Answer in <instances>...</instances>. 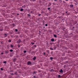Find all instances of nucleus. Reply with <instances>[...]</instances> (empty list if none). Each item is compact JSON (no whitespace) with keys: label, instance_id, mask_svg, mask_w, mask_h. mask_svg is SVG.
<instances>
[{"label":"nucleus","instance_id":"nucleus-1","mask_svg":"<svg viewBox=\"0 0 78 78\" xmlns=\"http://www.w3.org/2000/svg\"><path fill=\"white\" fill-rule=\"evenodd\" d=\"M59 72L61 73H63V70L62 69H61L59 70Z\"/></svg>","mask_w":78,"mask_h":78},{"label":"nucleus","instance_id":"nucleus-2","mask_svg":"<svg viewBox=\"0 0 78 78\" xmlns=\"http://www.w3.org/2000/svg\"><path fill=\"white\" fill-rule=\"evenodd\" d=\"M5 51V54H8V53H9V51L8 50L7 51Z\"/></svg>","mask_w":78,"mask_h":78},{"label":"nucleus","instance_id":"nucleus-3","mask_svg":"<svg viewBox=\"0 0 78 78\" xmlns=\"http://www.w3.org/2000/svg\"><path fill=\"white\" fill-rule=\"evenodd\" d=\"M27 64L28 65H30L29 64H31V62L29 61L27 62Z\"/></svg>","mask_w":78,"mask_h":78},{"label":"nucleus","instance_id":"nucleus-4","mask_svg":"<svg viewBox=\"0 0 78 78\" xmlns=\"http://www.w3.org/2000/svg\"><path fill=\"white\" fill-rule=\"evenodd\" d=\"M21 42V40L20 39H19L17 41V43H20V42Z\"/></svg>","mask_w":78,"mask_h":78},{"label":"nucleus","instance_id":"nucleus-5","mask_svg":"<svg viewBox=\"0 0 78 78\" xmlns=\"http://www.w3.org/2000/svg\"><path fill=\"white\" fill-rule=\"evenodd\" d=\"M53 36L54 37L56 38L57 37V35L55 34H53Z\"/></svg>","mask_w":78,"mask_h":78},{"label":"nucleus","instance_id":"nucleus-6","mask_svg":"<svg viewBox=\"0 0 78 78\" xmlns=\"http://www.w3.org/2000/svg\"><path fill=\"white\" fill-rule=\"evenodd\" d=\"M12 25L13 26V27H14L16 26V25H15V24H14V23L12 24Z\"/></svg>","mask_w":78,"mask_h":78},{"label":"nucleus","instance_id":"nucleus-7","mask_svg":"<svg viewBox=\"0 0 78 78\" xmlns=\"http://www.w3.org/2000/svg\"><path fill=\"white\" fill-rule=\"evenodd\" d=\"M70 28H72L73 30H75V29H73L74 28H75V27L74 26H73L72 27H70Z\"/></svg>","mask_w":78,"mask_h":78},{"label":"nucleus","instance_id":"nucleus-8","mask_svg":"<svg viewBox=\"0 0 78 78\" xmlns=\"http://www.w3.org/2000/svg\"><path fill=\"white\" fill-rule=\"evenodd\" d=\"M51 42H54V41H55V39H54V38H52L51 39Z\"/></svg>","mask_w":78,"mask_h":78},{"label":"nucleus","instance_id":"nucleus-9","mask_svg":"<svg viewBox=\"0 0 78 78\" xmlns=\"http://www.w3.org/2000/svg\"><path fill=\"white\" fill-rule=\"evenodd\" d=\"M33 74H35V73H37V72L36 71H34L32 73Z\"/></svg>","mask_w":78,"mask_h":78},{"label":"nucleus","instance_id":"nucleus-10","mask_svg":"<svg viewBox=\"0 0 78 78\" xmlns=\"http://www.w3.org/2000/svg\"><path fill=\"white\" fill-rule=\"evenodd\" d=\"M17 60V58H15L13 59V61L14 62H16V60Z\"/></svg>","mask_w":78,"mask_h":78},{"label":"nucleus","instance_id":"nucleus-11","mask_svg":"<svg viewBox=\"0 0 78 78\" xmlns=\"http://www.w3.org/2000/svg\"><path fill=\"white\" fill-rule=\"evenodd\" d=\"M33 59L34 61H35V60L36 59V57H34V58H33Z\"/></svg>","mask_w":78,"mask_h":78},{"label":"nucleus","instance_id":"nucleus-12","mask_svg":"<svg viewBox=\"0 0 78 78\" xmlns=\"http://www.w3.org/2000/svg\"><path fill=\"white\" fill-rule=\"evenodd\" d=\"M73 23L75 25V24L77 23V22L76 21H74L73 22Z\"/></svg>","mask_w":78,"mask_h":78},{"label":"nucleus","instance_id":"nucleus-13","mask_svg":"<svg viewBox=\"0 0 78 78\" xmlns=\"http://www.w3.org/2000/svg\"><path fill=\"white\" fill-rule=\"evenodd\" d=\"M50 59L51 61H52V60H53V58L52 57H51L50 58Z\"/></svg>","mask_w":78,"mask_h":78},{"label":"nucleus","instance_id":"nucleus-14","mask_svg":"<svg viewBox=\"0 0 78 78\" xmlns=\"http://www.w3.org/2000/svg\"><path fill=\"white\" fill-rule=\"evenodd\" d=\"M70 8H72V7H73V5L71 4L70 5Z\"/></svg>","mask_w":78,"mask_h":78},{"label":"nucleus","instance_id":"nucleus-15","mask_svg":"<svg viewBox=\"0 0 78 78\" xmlns=\"http://www.w3.org/2000/svg\"><path fill=\"white\" fill-rule=\"evenodd\" d=\"M47 53H48V54H50V51H49V50H47Z\"/></svg>","mask_w":78,"mask_h":78},{"label":"nucleus","instance_id":"nucleus-16","mask_svg":"<svg viewBox=\"0 0 78 78\" xmlns=\"http://www.w3.org/2000/svg\"><path fill=\"white\" fill-rule=\"evenodd\" d=\"M51 4L50 3H49V4L48 5V6H51Z\"/></svg>","mask_w":78,"mask_h":78},{"label":"nucleus","instance_id":"nucleus-17","mask_svg":"<svg viewBox=\"0 0 78 78\" xmlns=\"http://www.w3.org/2000/svg\"><path fill=\"white\" fill-rule=\"evenodd\" d=\"M50 71L51 72H52V71H53V72H54V69H52L51 70H50Z\"/></svg>","mask_w":78,"mask_h":78},{"label":"nucleus","instance_id":"nucleus-18","mask_svg":"<svg viewBox=\"0 0 78 78\" xmlns=\"http://www.w3.org/2000/svg\"><path fill=\"white\" fill-rule=\"evenodd\" d=\"M4 35L5 36V37H7V34H5Z\"/></svg>","mask_w":78,"mask_h":78},{"label":"nucleus","instance_id":"nucleus-19","mask_svg":"<svg viewBox=\"0 0 78 78\" xmlns=\"http://www.w3.org/2000/svg\"><path fill=\"white\" fill-rule=\"evenodd\" d=\"M48 9L49 11H50V10H51L50 8H48Z\"/></svg>","mask_w":78,"mask_h":78},{"label":"nucleus","instance_id":"nucleus-20","mask_svg":"<svg viewBox=\"0 0 78 78\" xmlns=\"http://www.w3.org/2000/svg\"><path fill=\"white\" fill-rule=\"evenodd\" d=\"M50 49L51 50H53V49L51 47L50 48Z\"/></svg>","mask_w":78,"mask_h":78},{"label":"nucleus","instance_id":"nucleus-21","mask_svg":"<svg viewBox=\"0 0 78 78\" xmlns=\"http://www.w3.org/2000/svg\"><path fill=\"white\" fill-rule=\"evenodd\" d=\"M59 2H60V3H62V0H59Z\"/></svg>","mask_w":78,"mask_h":78},{"label":"nucleus","instance_id":"nucleus-22","mask_svg":"<svg viewBox=\"0 0 78 78\" xmlns=\"http://www.w3.org/2000/svg\"><path fill=\"white\" fill-rule=\"evenodd\" d=\"M9 51L10 52H12V51H13V50L12 49H10V50Z\"/></svg>","mask_w":78,"mask_h":78},{"label":"nucleus","instance_id":"nucleus-23","mask_svg":"<svg viewBox=\"0 0 78 78\" xmlns=\"http://www.w3.org/2000/svg\"><path fill=\"white\" fill-rule=\"evenodd\" d=\"M27 16H28V17H31V15H30V14H27Z\"/></svg>","mask_w":78,"mask_h":78},{"label":"nucleus","instance_id":"nucleus-24","mask_svg":"<svg viewBox=\"0 0 78 78\" xmlns=\"http://www.w3.org/2000/svg\"><path fill=\"white\" fill-rule=\"evenodd\" d=\"M23 11V9H21L20 10V11Z\"/></svg>","mask_w":78,"mask_h":78},{"label":"nucleus","instance_id":"nucleus-25","mask_svg":"<svg viewBox=\"0 0 78 78\" xmlns=\"http://www.w3.org/2000/svg\"><path fill=\"white\" fill-rule=\"evenodd\" d=\"M58 78H61V75H58Z\"/></svg>","mask_w":78,"mask_h":78},{"label":"nucleus","instance_id":"nucleus-26","mask_svg":"<svg viewBox=\"0 0 78 78\" xmlns=\"http://www.w3.org/2000/svg\"><path fill=\"white\" fill-rule=\"evenodd\" d=\"M60 40H59L57 42V43L58 44H59V42H60Z\"/></svg>","mask_w":78,"mask_h":78},{"label":"nucleus","instance_id":"nucleus-27","mask_svg":"<svg viewBox=\"0 0 78 78\" xmlns=\"http://www.w3.org/2000/svg\"><path fill=\"white\" fill-rule=\"evenodd\" d=\"M65 29H66V28H65V27H63L62 28V30H63V31H64V30H65Z\"/></svg>","mask_w":78,"mask_h":78},{"label":"nucleus","instance_id":"nucleus-28","mask_svg":"<svg viewBox=\"0 0 78 78\" xmlns=\"http://www.w3.org/2000/svg\"><path fill=\"white\" fill-rule=\"evenodd\" d=\"M15 31L16 32H17V31H18V30L16 29L15 30Z\"/></svg>","mask_w":78,"mask_h":78},{"label":"nucleus","instance_id":"nucleus-29","mask_svg":"<svg viewBox=\"0 0 78 78\" xmlns=\"http://www.w3.org/2000/svg\"><path fill=\"white\" fill-rule=\"evenodd\" d=\"M3 63H4V64H6V61H3Z\"/></svg>","mask_w":78,"mask_h":78},{"label":"nucleus","instance_id":"nucleus-30","mask_svg":"<svg viewBox=\"0 0 78 78\" xmlns=\"http://www.w3.org/2000/svg\"><path fill=\"white\" fill-rule=\"evenodd\" d=\"M58 19H61V18H62V16H58Z\"/></svg>","mask_w":78,"mask_h":78},{"label":"nucleus","instance_id":"nucleus-31","mask_svg":"<svg viewBox=\"0 0 78 78\" xmlns=\"http://www.w3.org/2000/svg\"><path fill=\"white\" fill-rule=\"evenodd\" d=\"M14 75H17V73L16 72H15L14 73Z\"/></svg>","mask_w":78,"mask_h":78},{"label":"nucleus","instance_id":"nucleus-32","mask_svg":"<svg viewBox=\"0 0 78 78\" xmlns=\"http://www.w3.org/2000/svg\"><path fill=\"white\" fill-rule=\"evenodd\" d=\"M10 47H12H12H13V45L12 44H10Z\"/></svg>","mask_w":78,"mask_h":78},{"label":"nucleus","instance_id":"nucleus-33","mask_svg":"<svg viewBox=\"0 0 78 78\" xmlns=\"http://www.w3.org/2000/svg\"><path fill=\"white\" fill-rule=\"evenodd\" d=\"M8 42H11V40L9 39V40L8 41Z\"/></svg>","mask_w":78,"mask_h":78},{"label":"nucleus","instance_id":"nucleus-34","mask_svg":"<svg viewBox=\"0 0 78 78\" xmlns=\"http://www.w3.org/2000/svg\"><path fill=\"white\" fill-rule=\"evenodd\" d=\"M33 47H34L36 48V45H34Z\"/></svg>","mask_w":78,"mask_h":78},{"label":"nucleus","instance_id":"nucleus-35","mask_svg":"<svg viewBox=\"0 0 78 78\" xmlns=\"http://www.w3.org/2000/svg\"><path fill=\"white\" fill-rule=\"evenodd\" d=\"M56 48H57L56 47L54 46V50H55V49H56Z\"/></svg>","mask_w":78,"mask_h":78},{"label":"nucleus","instance_id":"nucleus-36","mask_svg":"<svg viewBox=\"0 0 78 78\" xmlns=\"http://www.w3.org/2000/svg\"><path fill=\"white\" fill-rule=\"evenodd\" d=\"M24 53H27V51L24 50L23 51Z\"/></svg>","mask_w":78,"mask_h":78},{"label":"nucleus","instance_id":"nucleus-37","mask_svg":"<svg viewBox=\"0 0 78 78\" xmlns=\"http://www.w3.org/2000/svg\"><path fill=\"white\" fill-rule=\"evenodd\" d=\"M3 29H0V30L1 31H3Z\"/></svg>","mask_w":78,"mask_h":78},{"label":"nucleus","instance_id":"nucleus-38","mask_svg":"<svg viewBox=\"0 0 78 78\" xmlns=\"http://www.w3.org/2000/svg\"><path fill=\"white\" fill-rule=\"evenodd\" d=\"M31 44H32V45H34V43H33V42H31Z\"/></svg>","mask_w":78,"mask_h":78},{"label":"nucleus","instance_id":"nucleus-39","mask_svg":"<svg viewBox=\"0 0 78 78\" xmlns=\"http://www.w3.org/2000/svg\"><path fill=\"white\" fill-rule=\"evenodd\" d=\"M9 33L10 34H13V32H10Z\"/></svg>","mask_w":78,"mask_h":78},{"label":"nucleus","instance_id":"nucleus-40","mask_svg":"<svg viewBox=\"0 0 78 78\" xmlns=\"http://www.w3.org/2000/svg\"><path fill=\"white\" fill-rule=\"evenodd\" d=\"M1 70H3V69L2 68H1Z\"/></svg>","mask_w":78,"mask_h":78},{"label":"nucleus","instance_id":"nucleus-41","mask_svg":"<svg viewBox=\"0 0 78 78\" xmlns=\"http://www.w3.org/2000/svg\"><path fill=\"white\" fill-rule=\"evenodd\" d=\"M63 2L64 3V4H65V3H66V2H65L64 1H63Z\"/></svg>","mask_w":78,"mask_h":78},{"label":"nucleus","instance_id":"nucleus-42","mask_svg":"<svg viewBox=\"0 0 78 78\" xmlns=\"http://www.w3.org/2000/svg\"><path fill=\"white\" fill-rule=\"evenodd\" d=\"M7 47V48H9V45H8Z\"/></svg>","mask_w":78,"mask_h":78},{"label":"nucleus","instance_id":"nucleus-43","mask_svg":"<svg viewBox=\"0 0 78 78\" xmlns=\"http://www.w3.org/2000/svg\"><path fill=\"white\" fill-rule=\"evenodd\" d=\"M64 5H65V6H67V5H68V4H64Z\"/></svg>","mask_w":78,"mask_h":78},{"label":"nucleus","instance_id":"nucleus-44","mask_svg":"<svg viewBox=\"0 0 78 78\" xmlns=\"http://www.w3.org/2000/svg\"><path fill=\"white\" fill-rule=\"evenodd\" d=\"M45 26H46V27H47V26H48V24H45Z\"/></svg>","mask_w":78,"mask_h":78},{"label":"nucleus","instance_id":"nucleus-45","mask_svg":"<svg viewBox=\"0 0 78 78\" xmlns=\"http://www.w3.org/2000/svg\"><path fill=\"white\" fill-rule=\"evenodd\" d=\"M43 55H45V52L43 53Z\"/></svg>","mask_w":78,"mask_h":78},{"label":"nucleus","instance_id":"nucleus-46","mask_svg":"<svg viewBox=\"0 0 78 78\" xmlns=\"http://www.w3.org/2000/svg\"><path fill=\"white\" fill-rule=\"evenodd\" d=\"M53 5H55V2L53 3Z\"/></svg>","mask_w":78,"mask_h":78},{"label":"nucleus","instance_id":"nucleus-47","mask_svg":"<svg viewBox=\"0 0 78 78\" xmlns=\"http://www.w3.org/2000/svg\"><path fill=\"white\" fill-rule=\"evenodd\" d=\"M22 54H23V53H21V54H20V56L22 55Z\"/></svg>","mask_w":78,"mask_h":78},{"label":"nucleus","instance_id":"nucleus-48","mask_svg":"<svg viewBox=\"0 0 78 78\" xmlns=\"http://www.w3.org/2000/svg\"><path fill=\"white\" fill-rule=\"evenodd\" d=\"M11 75H14V73H12L11 74Z\"/></svg>","mask_w":78,"mask_h":78},{"label":"nucleus","instance_id":"nucleus-49","mask_svg":"<svg viewBox=\"0 0 78 78\" xmlns=\"http://www.w3.org/2000/svg\"><path fill=\"white\" fill-rule=\"evenodd\" d=\"M34 78H36V76H34Z\"/></svg>","mask_w":78,"mask_h":78},{"label":"nucleus","instance_id":"nucleus-50","mask_svg":"<svg viewBox=\"0 0 78 78\" xmlns=\"http://www.w3.org/2000/svg\"><path fill=\"white\" fill-rule=\"evenodd\" d=\"M77 30H78V27H76Z\"/></svg>","mask_w":78,"mask_h":78},{"label":"nucleus","instance_id":"nucleus-51","mask_svg":"<svg viewBox=\"0 0 78 78\" xmlns=\"http://www.w3.org/2000/svg\"><path fill=\"white\" fill-rule=\"evenodd\" d=\"M50 44H51V45H52L53 44V43H52V42L50 43Z\"/></svg>","mask_w":78,"mask_h":78},{"label":"nucleus","instance_id":"nucleus-52","mask_svg":"<svg viewBox=\"0 0 78 78\" xmlns=\"http://www.w3.org/2000/svg\"><path fill=\"white\" fill-rule=\"evenodd\" d=\"M3 42L2 41V42H1V44H3Z\"/></svg>","mask_w":78,"mask_h":78},{"label":"nucleus","instance_id":"nucleus-53","mask_svg":"<svg viewBox=\"0 0 78 78\" xmlns=\"http://www.w3.org/2000/svg\"><path fill=\"white\" fill-rule=\"evenodd\" d=\"M1 55H3V52H2L1 53Z\"/></svg>","mask_w":78,"mask_h":78},{"label":"nucleus","instance_id":"nucleus-54","mask_svg":"<svg viewBox=\"0 0 78 78\" xmlns=\"http://www.w3.org/2000/svg\"><path fill=\"white\" fill-rule=\"evenodd\" d=\"M75 18H76H76H77V16H75Z\"/></svg>","mask_w":78,"mask_h":78},{"label":"nucleus","instance_id":"nucleus-55","mask_svg":"<svg viewBox=\"0 0 78 78\" xmlns=\"http://www.w3.org/2000/svg\"><path fill=\"white\" fill-rule=\"evenodd\" d=\"M7 5H4V6H5V7H6Z\"/></svg>","mask_w":78,"mask_h":78},{"label":"nucleus","instance_id":"nucleus-56","mask_svg":"<svg viewBox=\"0 0 78 78\" xmlns=\"http://www.w3.org/2000/svg\"><path fill=\"white\" fill-rule=\"evenodd\" d=\"M54 1H55V2H56L58 1V0H54Z\"/></svg>","mask_w":78,"mask_h":78},{"label":"nucleus","instance_id":"nucleus-57","mask_svg":"<svg viewBox=\"0 0 78 78\" xmlns=\"http://www.w3.org/2000/svg\"><path fill=\"white\" fill-rule=\"evenodd\" d=\"M6 76H7V75H5V77H6Z\"/></svg>","mask_w":78,"mask_h":78},{"label":"nucleus","instance_id":"nucleus-58","mask_svg":"<svg viewBox=\"0 0 78 78\" xmlns=\"http://www.w3.org/2000/svg\"><path fill=\"white\" fill-rule=\"evenodd\" d=\"M38 15L39 16H41V14H38Z\"/></svg>","mask_w":78,"mask_h":78},{"label":"nucleus","instance_id":"nucleus-59","mask_svg":"<svg viewBox=\"0 0 78 78\" xmlns=\"http://www.w3.org/2000/svg\"><path fill=\"white\" fill-rule=\"evenodd\" d=\"M20 46L19 44L18 45V47L19 48V47H20Z\"/></svg>","mask_w":78,"mask_h":78},{"label":"nucleus","instance_id":"nucleus-60","mask_svg":"<svg viewBox=\"0 0 78 78\" xmlns=\"http://www.w3.org/2000/svg\"><path fill=\"white\" fill-rule=\"evenodd\" d=\"M45 27H44L43 29H45Z\"/></svg>","mask_w":78,"mask_h":78},{"label":"nucleus","instance_id":"nucleus-61","mask_svg":"<svg viewBox=\"0 0 78 78\" xmlns=\"http://www.w3.org/2000/svg\"><path fill=\"white\" fill-rule=\"evenodd\" d=\"M47 45H48V43H47Z\"/></svg>","mask_w":78,"mask_h":78},{"label":"nucleus","instance_id":"nucleus-62","mask_svg":"<svg viewBox=\"0 0 78 78\" xmlns=\"http://www.w3.org/2000/svg\"><path fill=\"white\" fill-rule=\"evenodd\" d=\"M17 15H19V14L17 13Z\"/></svg>","mask_w":78,"mask_h":78},{"label":"nucleus","instance_id":"nucleus-63","mask_svg":"<svg viewBox=\"0 0 78 78\" xmlns=\"http://www.w3.org/2000/svg\"><path fill=\"white\" fill-rule=\"evenodd\" d=\"M26 68H27L24 67V69H26Z\"/></svg>","mask_w":78,"mask_h":78},{"label":"nucleus","instance_id":"nucleus-64","mask_svg":"<svg viewBox=\"0 0 78 78\" xmlns=\"http://www.w3.org/2000/svg\"><path fill=\"white\" fill-rule=\"evenodd\" d=\"M32 12H33L32 11H30V13H32Z\"/></svg>","mask_w":78,"mask_h":78}]
</instances>
